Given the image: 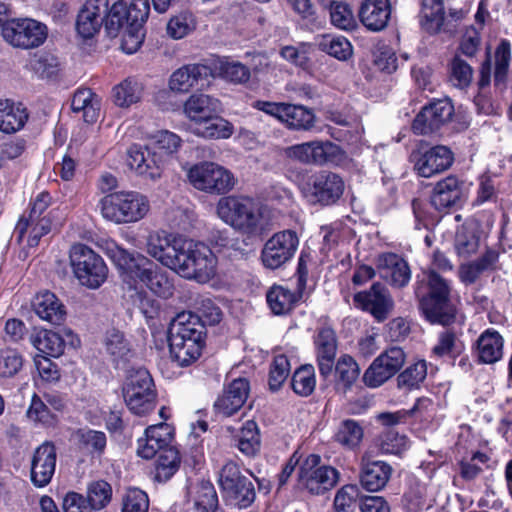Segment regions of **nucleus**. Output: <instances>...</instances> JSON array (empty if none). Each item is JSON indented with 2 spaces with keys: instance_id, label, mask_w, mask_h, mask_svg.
<instances>
[{
  "instance_id": "obj_1",
  "label": "nucleus",
  "mask_w": 512,
  "mask_h": 512,
  "mask_svg": "<svg viewBox=\"0 0 512 512\" xmlns=\"http://www.w3.org/2000/svg\"><path fill=\"white\" fill-rule=\"evenodd\" d=\"M147 252L184 278L207 281L214 275L212 251L201 242L156 232L148 237Z\"/></svg>"
},
{
  "instance_id": "obj_2",
  "label": "nucleus",
  "mask_w": 512,
  "mask_h": 512,
  "mask_svg": "<svg viewBox=\"0 0 512 512\" xmlns=\"http://www.w3.org/2000/svg\"><path fill=\"white\" fill-rule=\"evenodd\" d=\"M167 334L170 356L180 367L197 361L206 346L207 330L191 312L178 314Z\"/></svg>"
},
{
  "instance_id": "obj_3",
  "label": "nucleus",
  "mask_w": 512,
  "mask_h": 512,
  "mask_svg": "<svg viewBox=\"0 0 512 512\" xmlns=\"http://www.w3.org/2000/svg\"><path fill=\"white\" fill-rule=\"evenodd\" d=\"M219 217L249 238L263 239L265 225L254 200L244 196L222 197L217 204Z\"/></svg>"
},
{
  "instance_id": "obj_4",
  "label": "nucleus",
  "mask_w": 512,
  "mask_h": 512,
  "mask_svg": "<svg viewBox=\"0 0 512 512\" xmlns=\"http://www.w3.org/2000/svg\"><path fill=\"white\" fill-rule=\"evenodd\" d=\"M104 219L115 224H127L143 219L150 210L148 198L137 191L111 192L99 201Z\"/></svg>"
},
{
  "instance_id": "obj_5",
  "label": "nucleus",
  "mask_w": 512,
  "mask_h": 512,
  "mask_svg": "<svg viewBox=\"0 0 512 512\" xmlns=\"http://www.w3.org/2000/svg\"><path fill=\"white\" fill-rule=\"evenodd\" d=\"M52 197L48 191H42L30 200L29 207L20 215L14 235L18 243H22L28 233L27 245L38 246L41 238L47 235L52 228V220L47 213Z\"/></svg>"
},
{
  "instance_id": "obj_6",
  "label": "nucleus",
  "mask_w": 512,
  "mask_h": 512,
  "mask_svg": "<svg viewBox=\"0 0 512 512\" xmlns=\"http://www.w3.org/2000/svg\"><path fill=\"white\" fill-rule=\"evenodd\" d=\"M217 482L222 498L228 505L247 509L256 500L254 483L242 474L239 464L233 460L221 467Z\"/></svg>"
},
{
  "instance_id": "obj_7",
  "label": "nucleus",
  "mask_w": 512,
  "mask_h": 512,
  "mask_svg": "<svg viewBox=\"0 0 512 512\" xmlns=\"http://www.w3.org/2000/svg\"><path fill=\"white\" fill-rule=\"evenodd\" d=\"M344 181L338 174L320 170L302 176L299 189L303 197L312 205L332 206L344 192Z\"/></svg>"
},
{
  "instance_id": "obj_8",
  "label": "nucleus",
  "mask_w": 512,
  "mask_h": 512,
  "mask_svg": "<svg viewBox=\"0 0 512 512\" xmlns=\"http://www.w3.org/2000/svg\"><path fill=\"white\" fill-rule=\"evenodd\" d=\"M106 254L116 267L119 277L130 289H137L151 275L154 262L138 252H130L115 241L108 242Z\"/></svg>"
},
{
  "instance_id": "obj_9",
  "label": "nucleus",
  "mask_w": 512,
  "mask_h": 512,
  "mask_svg": "<svg viewBox=\"0 0 512 512\" xmlns=\"http://www.w3.org/2000/svg\"><path fill=\"white\" fill-rule=\"evenodd\" d=\"M70 263L82 286L98 289L107 280L108 267L104 259L86 244L76 243L71 247Z\"/></svg>"
},
{
  "instance_id": "obj_10",
  "label": "nucleus",
  "mask_w": 512,
  "mask_h": 512,
  "mask_svg": "<svg viewBox=\"0 0 512 512\" xmlns=\"http://www.w3.org/2000/svg\"><path fill=\"white\" fill-rule=\"evenodd\" d=\"M429 291L421 295L420 290L416 291L420 298V307L426 318L431 323L446 325L454 318V313L449 303L450 288L447 281L430 270L426 275Z\"/></svg>"
},
{
  "instance_id": "obj_11",
  "label": "nucleus",
  "mask_w": 512,
  "mask_h": 512,
  "mask_svg": "<svg viewBox=\"0 0 512 512\" xmlns=\"http://www.w3.org/2000/svg\"><path fill=\"white\" fill-rule=\"evenodd\" d=\"M122 391L125 403L133 414L144 416L155 408L157 394L153 378L147 369L130 371Z\"/></svg>"
},
{
  "instance_id": "obj_12",
  "label": "nucleus",
  "mask_w": 512,
  "mask_h": 512,
  "mask_svg": "<svg viewBox=\"0 0 512 512\" xmlns=\"http://www.w3.org/2000/svg\"><path fill=\"white\" fill-rule=\"evenodd\" d=\"M187 177L191 185L210 195H224L235 185L231 171L211 161H202L191 166Z\"/></svg>"
},
{
  "instance_id": "obj_13",
  "label": "nucleus",
  "mask_w": 512,
  "mask_h": 512,
  "mask_svg": "<svg viewBox=\"0 0 512 512\" xmlns=\"http://www.w3.org/2000/svg\"><path fill=\"white\" fill-rule=\"evenodd\" d=\"M318 454H309L300 464L297 478L298 484L312 495H324L338 482L337 469L329 465H320Z\"/></svg>"
},
{
  "instance_id": "obj_14",
  "label": "nucleus",
  "mask_w": 512,
  "mask_h": 512,
  "mask_svg": "<svg viewBox=\"0 0 512 512\" xmlns=\"http://www.w3.org/2000/svg\"><path fill=\"white\" fill-rule=\"evenodd\" d=\"M299 245L295 231L284 230L275 233L264 244L260 259L265 268L275 270L290 261Z\"/></svg>"
},
{
  "instance_id": "obj_15",
  "label": "nucleus",
  "mask_w": 512,
  "mask_h": 512,
  "mask_svg": "<svg viewBox=\"0 0 512 512\" xmlns=\"http://www.w3.org/2000/svg\"><path fill=\"white\" fill-rule=\"evenodd\" d=\"M2 36L14 47L35 48L46 40L47 27L33 19H10L3 28Z\"/></svg>"
},
{
  "instance_id": "obj_16",
  "label": "nucleus",
  "mask_w": 512,
  "mask_h": 512,
  "mask_svg": "<svg viewBox=\"0 0 512 512\" xmlns=\"http://www.w3.org/2000/svg\"><path fill=\"white\" fill-rule=\"evenodd\" d=\"M414 171L420 177L430 178L448 170L454 162V154L444 145L425 149L419 147L410 156Z\"/></svg>"
},
{
  "instance_id": "obj_17",
  "label": "nucleus",
  "mask_w": 512,
  "mask_h": 512,
  "mask_svg": "<svg viewBox=\"0 0 512 512\" xmlns=\"http://www.w3.org/2000/svg\"><path fill=\"white\" fill-rule=\"evenodd\" d=\"M406 354L402 348L393 346L382 352L363 375V382L371 388H376L394 376L403 367Z\"/></svg>"
},
{
  "instance_id": "obj_18",
  "label": "nucleus",
  "mask_w": 512,
  "mask_h": 512,
  "mask_svg": "<svg viewBox=\"0 0 512 512\" xmlns=\"http://www.w3.org/2000/svg\"><path fill=\"white\" fill-rule=\"evenodd\" d=\"M65 407L66 403L58 393H44L42 396L34 393L26 415L36 425L55 428Z\"/></svg>"
},
{
  "instance_id": "obj_19",
  "label": "nucleus",
  "mask_w": 512,
  "mask_h": 512,
  "mask_svg": "<svg viewBox=\"0 0 512 512\" xmlns=\"http://www.w3.org/2000/svg\"><path fill=\"white\" fill-rule=\"evenodd\" d=\"M313 345L319 374L326 380L333 373L338 350V338L335 330L326 324L318 327L313 336Z\"/></svg>"
},
{
  "instance_id": "obj_20",
  "label": "nucleus",
  "mask_w": 512,
  "mask_h": 512,
  "mask_svg": "<svg viewBox=\"0 0 512 512\" xmlns=\"http://www.w3.org/2000/svg\"><path fill=\"white\" fill-rule=\"evenodd\" d=\"M127 163L137 174L155 180L164 171L165 160L161 153L148 144H132L127 152Z\"/></svg>"
},
{
  "instance_id": "obj_21",
  "label": "nucleus",
  "mask_w": 512,
  "mask_h": 512,
  "mask_svg": "<svg viewBox=\"0 0 512 512\" xmlns=\"http://www.w3.org/2000/svg\"><path fill=\"white\" fill-rule=\"evenodd\" d=\"M57 461L56 446L44 441L33 452L30 461V481L36 488L48 486L55 474Z\"/></svg>"
},
{
  "instance_id": "obj_22",
  "label": "nucleus",
  "mask_w": 512,
  "mask_h": 512,
  "mask_svg": "<svg viewBox=\"0 0 512 512\" xmlns=\"http://www.w3.org/2000/svg\"><path fill=\"white\" fill-rule=\"evenodd\" d=\"M454 114L449 99H439L422 108L413 121L412 129L418 135L437 131L447 124Z\"/></svg>"
},
{
  "instance_id": "obj_23",
  "label": "nucleus",
  "mask_w": 512,
  "mask_h": 512,
  "mask_svg": "<svg viewBox=\"0 0 512 512\" xmlns=\"http://www.w3.org/2000/svg\"><path fill=\"white\" fill-rule=\"evenodd\" d=\"M354 301L378 322L386 320L394 308V301L389 290L379 282L374 283L369 290L354 295Z\"/></svg>"
},
{
  "instance_id": "obj_24",
  "label": "nucleus",
  "mask_w": 512,
  "mask_h": 512,
  "mask_svg": "<svg viewBox=\"0 0 512 512\" xmlns=\"http://www.w3.org/2000/svg\"><path fill=\"white\" fill-rule=\"evenodd\" d=\"M250 392L248 379L239 377L224 386L222 393L214 402L216 414L230 417L237 413L245 404Z\"/></svg>"
},
{
  "instance_id": "obj_25",
  "label": "nucleus",
  "mask_w": 512,
  "mask_h": 512,
  "mask_svg": "<svg viewBox=\"0 0 512 512\" xmlns=\"http://www.w3.org/2000/svg\"><path fill=\"white\" fill-rule=\"evenodd\" d=\"M211 76L212 69L206 64H185L172 73L169 87L172 91L187 93L194 88L202 89Z\"/></svg>"
},
{
  "instance_id": "obj_26",
  "label": "nucleus",
  "mask_w": 512,
  "mask_h": 512,
  "mask_svg": "<svg viewBox=\"0 0 512 512\" xmlns=\"http://www.w3.org/2000/svg\"><path fill=\"white\" fill-rule=\"evenodd\" d=\"M108 4V0L85 1L76 19V30L82 38L90 39L99 32Z\"/></svg>"
},
{
  "instance_id": "obj_27",
  "label": "nucleus",
  "mask_w": 512,
  "mask_h": 512,
  "mask_svg": "<svg viewBox=\"0 0 512 512\" xmlns=\"http://www.w3.org/2000/svg\"><path fill=\"white\" fill-rule=\"evenodd\" d=\"M376 265L381 277L394 287H404L411 279L408 263L398 254L390 252L380 254Z\"/></svg>"
},
{
  "instance_id": "obj_28",
  "label": "nucleus",
  "mask_w": 512,
  "mask_h": 512,
  "mask_svg": "<svg viewBox=\"0 0 512 512\" xmlns=\"http://www.w3.org/2000/svg\"><path fill=\"white\" fill-rule=\"evenodd\" d=\"M339 152V146L330 141H311L292 147L293 156L307 164L323 165L332 162Z\"/></svg>"
},
{
  "instance_id": "obj_29",
  "label": "nucleus",
  "mask_w": 512,
  "mask_h": 512,
  "mask_svg": "<svg viewBox=\"0 0 512 512\" xmlns=\"http://www.w3.org/2000/svg\"><path fill=\"white\" fill-rule=\"evenodd\" d=\"M31 306L41 320L52 325H61L65 321L66 309L64 304L49 290L38 292L34 296Z\"/></svg>"
},
{
  "instance_id": "obj_30",
  "label": "nucleus",
  "mask_w": 512,
  "mask_h": 512,
  "mask_svg": "<svg viewBox=\"0 0 512 512\" xmlns=\"http://www.w3.org/2000/svg\"><path fill=\"white\" fill-rule=\"evenodd\" d=\"M359 19L370 31L379 32L386 28L391 15L389 0H364L359 8Z\"/></svg>"
},
{
  "instance_id": "obj_31",
  "label": "nucleus",
  "mask_w": 512,
  "mask_h": 512,
  "mask_svg": "<svg viewBox=\"0 0 512 512\" xmlns=\"http://www.w3.org/2000/svg\"><path fill=\"white\" fill-rule=\"evenodd\" d=\"M463 182L455 176H448L436 183L431 203L437 210L457 205L463 195Z\"/></svg>"
},
{
  "instance_id": "obj_32",
  "label": "nucleus",
  "mask_w": 512,
  "mask_h": 512,
  "mask_svg": "<svg viewBox=\"0 0 512 512\" xmlns=\"http://www.w3.org/2000/svg\"><path fill=\"white\" fill-rule=\"evenodd\" d=\"M220 101L206 94H192L184 103V112L192 121V126L205 120H211V116L219 113Z\"/></svg>"
},
{
  "instance_id": "obj_33",
  "label": "nucleus",
  "mask_w": 512,
  "mask_h": 512,
  "mask_svg": "<svg viewBox=\"0 0 512 512\" xmlns=\"http://www.w3.org/2000/svg\"><path fill=\"white\" fill-rule=\"evenodd\" d=\"M192 512H225L221 508L217 491L210 480H201L190 493Z\"/></svg>"
},
{
  "instance_id": "obj_34",
  "label": "nucleus",
  "mask_w": 512,
  "mask_h": 512,
  "mask_svg": "<svg viewBox=\"0 0 512 512\" xmlns=\"http://www.w3.org/2000/svg\"><path fill=\"white\" fill-rule=\"evenodd\" d=\"M391 474L392 468L386 462L363 459L360 482L366 490L376 492L386 486Z\"/></svg>"
},
{
  "instance_id": "obj_35",
  "label": "nucleus",
  "mask_w": 512,
  "mask_h": 512,
  "mask_svg": "<svg viewBox=\"0 0 512 512\" xmlns=\"http://www.w3.org/2000/svg\"><path fill=\"white\" fill-rule=\"evenodd\" d=\"M29 118L27 108L21 103L6 99L0 101V131L14 134L20 131Z\"/></svg>"
},
{
  "instance_id": "obj_36",
  "label": "nucleus",
  "mask_w": 512,
  "mask_h": 512,
  "mask_svg": "<svg viewBox=\"0 0 512 512\" xmlns=\"http://www.w3.org/2000/svg\"><path fill=\"white\" fill-rule=\"evenodd\" d=\"M105 349L116 369H125L133 357L129 341L123 332L112 328L106 332Z\"/></svg>"
},
{
  "instance_id": "obj_37",
  "label": "nucleus",
  "mask_w": 512,
  "mask_h": 512,
  "mask_svg": "<svg viewBox=\"0 0 512 512\" xmlns=\"http://www.w3.org/2000/svg\"><path fill=\"white\" fill-rule=\"evenodd\" d=\"M150 476L155 482H168L179 470L182 456L177 448H168L155 456Z\"/></svg>"
},
{
  "instance_id": "obj_38",
  "label": "nucleus",
  "mask_w": 512,
  "mask_h": 512,
  "mask_svg": "<svg viewBox=\"0 0 512 512\" xmlns=\"http://www.w3.org/2000/svg\"><path fill=\"white\" fill-rule=\"evenodd\" d=\"M302 296L303 292L297 289L291 291L283 286L274 285L268 290L266 300L273 314L285 315L294 309Z\"/></svg>"
},
{
  "instance_id": "obj_39",
  "label": "nucleus",
  "mask_w": 512,
  "mask_h": 512,
  "mask_svg": "<svg viewBox=\"0 0 512 512\" xmlns=\"http://www.w3.org/2000/svg\"><path fill=\"white\" fill-rule=\"evenodd\" d=\"M32 346L46 357L58 358L65 350V341L60 334L47 330H34L30 335Z\"/></svg>"
},
{
  "instance_id": "obj_40",
  "label": "nucleus",
  "mask_w": 512,
  "mask_h": 512,
  "mask_svg": "<svg viewBox=\"0 0 512 512\" xmlns=\"http://www.w3.org/2000/svg\"><path fill=\"white\" fill-rule=\"evenodd\" d=\"M503 345L504 340L502 336L493 329H487L480 335L477 341L479 360L487 364L499 361L503 355Z\"/></svg>"
},
{
  "instance_id": "obj_41",
  "label": "nucleus",
  "mask_w": 512,
  "mask_h": 512,
  "mask_svg": "<svg viewBox=\"0 0 512 512\" xmlns=\"http://www.w3.org/2000/svg\"><path fill=\"white\" fill-rule=\"evenodd\" d=\"M71 108L74 112H82L86 123H95L99 117L100 102L90 88H79L72 97Z\"/></svg>"
},
{
  "instance_id": "obj_42",
  "label": "nucleus",
  "mask_w": 512,
  "mask_h": 512,
  "mask_svg": "<svg viewBox=\"0 0 512 512\" xmlns=\"http://www.w3.org/2000/svg\"><path fill=\"white\" fill-rule=\"evenodd\" d=\"M192 133L204 139H228L234 132L231 122L219 116V113L211 116V120H205L192 126Z\"/></svg>"
},
{
  "instance_id": "obj_43",
  "label": "nucleus",
  "mask_w": 512,
  "mask_h": 512,
  "mask_svg": "<svg viewBox=\"0 0 512 512\" xmlns=\"http://www.w3.org/2000/svg\"><path fill=\"white\" fill-rule=\"evenodd\" d=\"M26 359L16 348H0V379L10 380L21 376L25 370Z\"/></svg>"
},
{
  "instance_id": "obj_44",
  "label": "nucleus",
  "mask_w": 512,
  "mask_h": 512,
  "mask_svg": "<svg viewBox=\"0 0 512 512\" xmlns=\"http://www.w3.org/2000/svg\"><path fill=\"white\" fill-rule=\"evenodd\" d=\"M236 447L246 457H255L261 449V436L257 423L247 420L236 437Z\"/></svg>"
},
{
  "instance_id": "obj_45",
  "label": "nucleus",
  "mask_w": 512,
  "mask_h": 512,
  "mask_svg": "<svg viewBox=\"0 0 512 512\" xmlns=\"http://www.w3.org/2000/svg\"><path fill=\"white\" fill-rule=\"evenodd\" d=\"M315 115L303 105L285 103L281 122L294 130H308L313 127Z\"/></svg>"
},
{
  "instance_id": "obj_46",
  "label": "nucleus",
  "mask_w": 512,
  "mask_h": 512,
  "mask_svg": "<svg viewBox=\"0 0 512 512\" xmlns=\"http://www.w3.org/2000/svg\"><path fill=\"white\" fill-rule=\"evenodd\" d=\"M194 308L196 313H192L194 317H197L200 323L214 326L221 322L223 318V312L217 305L215 300L207 294H199L194 299Z\"/></svg>"
},
{
  "instance_id": "obj_47",
  "label": "nucleus",
  "mask_w": 512,
  "mask_h": 512,
  "mask_svg": "<svg viewBox=\"0 0 512 512\" xmlns=\"http://www.w3.org/2000/svg\"><path fill=\"white\" fill-rule=\"evenodd\" d=\"M290 387L300 397H309L316 388L315 368L312 364H303L291 375Z\"/></svg>"
},
{
  "instance_id": "obj_48",
  "label": "nucleus",
  "mask_w": 512,
  "mask_h": 512,
  "mask_svg": "<svg viewBox=\"0 0 512 512\" xmlns=\"http://www.w3.org/2000/svg\"><path fill=\"white\" fill-rule=\"evenodd\" d=\"M444 22L443 0H423L421 26L430 34L438 33Z\"/></svg>"
},
{
  "instance_id": "obj_49",
  "label": "nucleus",
  "mask_w": 512,
  "mask_h": 512,
  "mask_svg": "<svg viewBox=\"0 0 512 512\" xmlns=\"http://www.w3.org/2000/svg\"><path fill=\"white\" fill-rule=\"evenodd\" d=\"M126 13L125 2L122 0L115 2L110 8L107 6L103 17L105 30L110 37H117L121 30L129 28Z\"/></svg>"
},
{
  "instance_id": "obj_50",
  "label": "nucleus",
  "mask_w": 512,
  "mask_h": 512,
  "mask_svg": "<svg viewBox=\"0 0 512 512\" xmlns=\"http://www.w3.org/2000/svg\"><path fill=\"white\" fill-rule=\"evenodd\" d=\"M143 284L155 295L163 299H169L173 296L175 286L173 279L169 276L168 272L159 268L154 264L151 269V275L145 279Z\"/></svg>"
},
{
  "instance_id": "obj_51",
  "label": "nucleus",
  "mask_w": 512,
  "mask_h": 512,
  "mask_svg": "<svg viewBox=\"0 0 512 512\" xmlns=\"http://www.w3.org/2000/svg\"><path fill=\"white\" fill-rule=\"evenodd\" d=\"M316 45L320 51L338 60H346L352 55V45L343 36L322 35Z\"/></svg>"
},
{
  "instance_id": "obj_52",
  "label": "nucleus",
  "mask_w": 512,
  "mask_h": 512,
  "mask_svg": "<svg viewBox=\"0 0 512 512\" xmlns=\"http://www.w3.org/2000/svg\"><path fill=\"white\" fill-rule=\"evenodd\" d=\"M291 372L290 360L285 354L273 357L268 373V387L271 392L279 391Z\"/></svg>"
},
{
  "instance_id": "obj_53",
  "label": "nucleus",
  "mask_w": 512,
  "mask_h": 512,
  "mask_svg": "<svg viewBox=\"0 0 512 512\" xmlns=\"http://www.w3.org/2000/svg\"><path fill=\"white\" fill-rule=\"evenodd\" d=\"M334 389L346 394L352 389V355L342 354L334 361Z\"/></svg>"
},
{
  "instance_id": "obj_54",
  "label": "nucleus",
  "mask_w": 512,
  "mask_h": 512,
  "mask_svg": "<svg viewBox=\"0 0 512 512\" xmlns=\"http://www.w3.org/2000/svg\"><path fill=\"white\" fill-rule=\"evenodd\" d=\"M480 238L475 227L461 226L455 237V249L459 256L469 257L479 249Z\"/></svg>"
},
{
  "instance_id": "obj_55",
  "label": "nucleus",
  "mask_w": 512,
  "mask_h": 512,
  "mask_svg": "<svg viewBox=\"0 0 512 512\" xmlns=\"http://www.w3.org/2000/svg\"><path fill=\"white\" fill-rule=\"evenodd\" d=\"M141 90L136 80L126 78L112 90L114 103L119 107H129L140 100Z\"/></svg>"
},
{
  "instance_id": "obj_56",
  "label": "nucleus",
  "mask_w": 512,
  "mask_h": 512,
  "mask_svg": "<svg viewBox=\"0 0 512 512\" xmlns=\"http://www.w3.org/2000/svg\"><path fill=\"white\" fill-rule=\"evenodd\" d=\"M112 486L105 480H97L88 484L87 498L94 511L107 507L112 500Z\"/></svg>"
},
{
  "instance_id": "obj_57",
  "label": "nucleus",
  "mask_w": 512,
  "mask_h": 512,
  "mask_svg": "<svg viewBox=\"0 0 512 512\" xmlns=\"http://www.w3.org/2000/svg\"><path fill=\"white\" fill-rule=\"evenodd\" d=\"M427 376V364L424 360L407 367L397 377V386L400 389L412 390L419 387Z\"/></svg>"
},
{
  "instance_id": "obj_58",
  "label": "nucleus",
  "mask_w": 512,
  "mask_h": 512,
  "mask_svg": "<svg viewBox=\"0 0 512 512\" xmlns=\"http://www.w3.org/2000/svg\"><path fill=\"white\" fill-rule=\"evenodd\" d=\"M196 28V19L192 12L185 10L170 18L167 34L173 39H182Z\"/></svg>"
},
{
  "instance_id": "obj_59",
  "label": "nucleus",
  "mask_w": 512,
  "mask_h": 512,
  "mask_svg": "<svg viewBox=\"0 0 512 512\" xmlns=\"http://www.w3.org/2000/svg\"><path fill=\"white\" fill-rule=\"evenodd\" d=\"M79 443L93 456L101 457L106 450L107 437L103 431L93 429H79L77 431Z\"/></svg>"
},
{
  "instance_id": "obj_60",
  "label": "nucleus",
  "mask_w": 512,
  "mask_h": 512,
  "mask_svg": "<svg viewBox=\"0 0 512 512\" xmlns=\"http://www.w3.org/2000/svg\"><path fill=\"white\" fill-rule=\"evenodd\" d=\"M181 143L182 140L177 134L168 130H161L152 136L150 145L153 149L159 151L166 161L168 157L178 152Z\"/></svg>"
},
{
  "instance_id": "obj_61",
  "label": "nucleus",
  "mask_w": 512,
  "mask_h": 512,
  "mask_svg": "<svg viewBox=\"0 0 512 512\" xmlns=\"http://www.w3.org/2000/svg\"><path fill=\"white\" fill-rule=\"evenodd\" d=\"M511 59L510 43L502 41L495 51L494 82L496 86H505Z\"/></svg>"
},
{
  "instance_id": "obj_62",
  "label": "nucleus",
  "mask_w": 512,
  "mask_h": 512,
  "mask_svg": "<svg viewBox=\"0 0 512 512\" xmlns=\"http://www.w3.org/2000/svg\"><path fill=\"white\" fill-rule=\"evenodd\" d=\"M149 498L139 488H129L122 498L121 512H148Z\"/></svg>"
},
{
  "instance_id": "obj_63",
  "label": "nucleus",
  "mask_w": 512,
  "mask_h": 512,
  "mask_svg": "<svg viewBox=\"0 0 512 512\" xmlns=\"http://www.w3.org/2000/svg\"><path fill=\"white\" fill-rule=\"evenodd\" d=\"M126 15L129 20V27L144 29L149 13V0H131L129 5L125 2Z\"/></svg>"
},
{
  "instance_id": "obj_64",
  "label": "nucleus",
  "mask_w": 512,
  "mask_h": 512,
  "mask_svg": "<svg viewBox=\"0 0 512 512\" xmlns=\"http://www.w3.org/2000/svg\"><path fill=\"white\" fill-rule=\"evenodd\" d=\"M331 23L340 29H352V10L349 4L341 1H333L332 5L327 7Z\"/></svg>"
}]
</instances>
